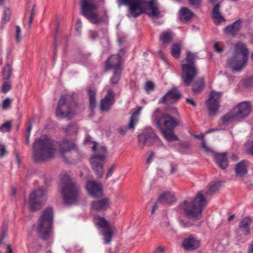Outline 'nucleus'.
Returning <instances> with one entry per match:
<instances>
[{"label": "nucleus", "instance_id": "obj_1", "mask_svg": "<svg viewBox=\"0 0 253 253\" xmlns=\"http://www.w3.org/2000/svg\"><path fill=\"white\" fill-rule=\"evenodd\" d=\"M186 54V63L181 64V78L185 86H188L193 83L192 91L194 94H198L205 87L204 80L202 78L194 80L198 75V71L194 63L196 55L190 51H187Z\"/></svg>", "mask_w": 253, "mask_h": 253}, {"label": "nucleus", "instance_id": "obj_2", "mask_svg": "<svg viewBox=\"0 0 253 253\" xmlns=\"http://www.w3.org/2000/svg\"><path fill=\"white\" fill-rule=\"evenodd\" d=\"M118 5H126L129 7V12L127 14L128 17L136 18L141 14L144 13L145 8L144 4H147L150 12H147V14L151 17L159 18L162 17L161 12L159 10L158 7L155 2V0H151L147 1L145 0H117Z\"/></svg>", "mask_w": 253, "mask_h": 253}, {"label": "nucleus", "instance_id": "obj_3", "mask_svg": "<svg viewBox=\"0 0 253 253\" xmlns=\"http://www.w3.org/2000/svg\"><path fill=\"white\" fill-rule=\"evenodd\" d=\"M54 142L49 138H36L33 144V158L36 162L47 161L55 154Z\"/></svg>", "mask_w": 253, "mask_h": 253}, {"label": "nucleus", "instance_id": "obj_4", "mask_svg": "<svg viewBox=\"0 0 253 253\" xmlns=\"http://www.w3.org/2000/svg\"><path fill=\"white\" fill-rule=\"evenodd\" d=\"M207 205V201L201 192H199L192 200L184 201L180 204V208L184 214L189 219L200 220L202 216L204 209Z\"/></svg>", "mask_w": 253, "mask_h": 253}, {"label": "nucleus", "instance_id": "obj_5", "mask_svg": "<svg viewBox=\"0 0 253 253\" xmlns=\"http://www.w3.org/2000/svg\"><path fill=\"white\" fill-rule=\"evenodd\" d=\"M63 184L61 187V195L64 202L67 205L76 204L81 198V189L67 175L61 178Z\"/></svg>", "mask_w": 253, "mask_h": 253}, {"label": "nucleus", "instance_id": "obj_6", "mask_svg": "<svg viewBox=\"0 0 253 253\" xmlns=\"http://www.w3.org/2000/svg\"><path fill=\"white\" fill-rule=\"evenodd\" d=\"M248 48L244 43L238 42L235 45L234 54L228 60V65L233 72L242 70L248 60Z\"/></svg>", "mask_w": 253, "mask_h": 253}, {"label": "nucleus", "instance_id": "obj_7", "mask_svg": "<svg viewBox=\"0 0 253 253\" xmlns=\"http://www.w3.org/2000/svg\"><path fill=\"white\" fill-rule=\"evenodd\" d=\"M53 220V211L51 208L45 209L38 220L37 231L39 237L44 240H47L51 233Z\"/></svg>", "mask_w": 253, "mask_h": 253}, {"label": "nucleus", "instance_id": "obj_8", "mask_svg": "<svg viewBox=\"0 0 253 253\" xmlns=\"http://www.w3.org/2000/svg\"><path fill=\"white\" fill-rule=\"evenodd\" d=\"M76 105V102L71 97L61 96L56 109V117L58 119H71L74 115Z\"/></svg>", "mask_w": 253, "mask_h": 253}, {"label": "nucleus", "instance_id": "obj_9", "mask_svg": "<svg viewBox=\"0 0 253 253\" xmlns=\"http://www.w3.org/2000/svg\"><path fill=\"white\" fill-rule=\"evenodd\" d=\"M92 150L95 154L90 159L92 168L96 173L97 176L101 178L103 174V168L107 153V149L105 147L102 146L98 147V144L94 142Z\"/></svg>", "mask_w": 253, "mask_h": 253}, {"label": "nucleus", "instance_id": "obj_10", "mask_svg": "<svg viewBox=\"0 0 253 253\" xmlns=\"http://www.w3.org/2000/svg\"><path fill=\"white\" fill-rule=\"evenodd\" d=\"M82 14L90 22L97 24L102 22L97 9L98 5L95 0H81L80 2Z\"/></svg>", "mask_w": 253, "mask_h": 253}, {"label": "nucleus", "instance_id": "obj_11", "mask_svg": "<svg viewBox=\"0 0 253 253\" xmlns=\"http://www.w3.org/2000/svg\"><path fill=\"white\" fill-rule=\"evenodd\" d=\"M153 119L161 131L169 128H174L178 123L171 116L161 114V109L156 108L153 115Z\"/></svg>", "mask_w": 253, "mask_h": 253}, {"label": "nucleus", "instance_id": "obj_12", "mask_svg": "<svg viewBox=\"0 0 253 253\" xmlns=\"http://www.w3.org/2000/svg\"><path fill=\"white\" fill-rule=\"evenodd\" d=\"M45 191L42 188L33 191L30 195L29 208L32 211L40 210L46 201Z\"/></svg>", "mask_w": 253, "mask_h": 253}, {"label": "nucleus", "instance_id": "obj_13", "mask_svg": "<svg viewBox=\"0 0 253 253\" xmlns=\"http://www.w3.org/2000/svg\"><path fill=\"white\" fill-rule=\"evenodd\" d=\"M96 224L99 228H102V234L106 244H109L112 241L113 231L109 222L102 217H97Z\"/></svg>", "mask_w": 253, "mask_h": 253}, {"label": "nucleus", "instance_id": "obj_14", "mask_svg": "<svg viewBox=\"0 0 253 253\" xmlns=\"http://www.w3.org/2000/svg\"><path fill=\"white\" fill-rule=\"evenodd\" d=\"M221 95V92L215 91H211V92L209 98L206 102L209 110V113L211 116L215 115L218 110Z\"/></svg>", "mask_w": 253, "mask_h": 253}, {"label": "nucleus", "instance_id": "obj_15", "mask_svg": "<svg viewBox=\"0 0 253 253\" xmlns=\"http://www.w3.org/2000/svg\"><path fill=\"white\" fill-rule=\"evenodd\" d=\"M139 145L144 147L145 146L151 145L153 143L158 140L159 138L152 128H150L138 136Z\"/></svg>", "mask_w": 253, "mask_h": 253}, {"label": "nucleus", "instance_id": "obj_16", "mask_svg": "<svg viewBox=\"0 0 253 253\" xmlns=\"http://www.w3.org/2000/svg\"><path fill=\"white\" fill-rule=\"evenodd\" d=\"M252 106L249 101H243L239 103L234 108L236 118L241 121L248 116L251 113Z\"/></svg>", "mask_w": 253, "mask_h": 253}, {"label": "nucleus", "instance_id": "obj_17", "mask_svg": "<svg viewBox=\"0 0 253 253\" xmlns=\"http://www.w3.org/2000/svg\"><path fill=\"white\" fill-rule=\"evenodd\" d=\"M122 57L119 54L112 55L106 61L105 66L107 70L123 71L121 65Z\"/></svg>", "mask_w": 253, "mask_h": 253}, {"label": "nucleus", "instance_id": "obj_18", "mask_svg": "<svg viewBox=\"0 0 253 253\" xmlns=\"http://www.w3.org/2000/svg\"><path fill=\"white\" fill-rule=\"evenodd\" d=\"M85 187L88 194L92 197H99L103 194L102 185L95 181H88Z\"/></svg>", "mask_w": 253, "mask_h": 253}, {"label": "nucleus", "instance_id": "obj_19", "mask_svg": "<svg viewBox=\"0 0 253 253\" xmlns=\"http://www.w3.org/2000/svg\"><path fill=\"white\" fill-rule=\"evenodd\" d=\"M114 102V93L112 89H109L107 90V93L105 97L101 100L100 110L102 112L108 111L111 109Z\"/></svg>", "mask_w": 253, "mask_h": 253}, {"label": "nucleus", "instance_id": "obj_20", "mask_svg": "<svg viewBox=\"0 0 253 253\" xmlns=\"http://www.w3.org/2000/svg\"><path fill=\"white\" fill-rule=\"evenodd\" d=\"M180 97L179 92L176 88H172L163 96L159 103L172 104Z\"/></svg>", "mask_w": 253, "mask_h": 253}, {"label": "nucleus", "instance_id": "obj_21", "mask_svg": "<svg viewBox=\"0 0 253 253\" xmlns=\"http://www.w3.org/2000/svg\"><path fill=\"white\" fill-rule=\"evenodd\" d=\"M110 205V200L108 198L104 197L92 201L90 206L92 210L100 211L106 210L109 208Z\"/></svg>", "mask_w": 253, "mask_h": 253}, {"label": "nucleus", "instance_id": "obj_22", "mask_svg": "<svg viewBox=\"0 0 253 253\" xmlns=\"http://www.w3.org/2000/svg\"><path fill=\"white\" fill-rule=\"evenodd\" d=\"M59 152L64 155L65 153L70 152L75 147V143L68 139H64L57 143Z\"/></svg>", "mask_w": 253, "mask_h": 253}, {"label": "nucleus", "instance_id": "obj_23", "mask_svg": "<svg viewBox=\"0 0 253 253\" xmlns=\"http://www.w3.org/2000/svg\"><path fill=\"white\" fill-rule=\"evenodd\" d=\"M182 245L185 250L192 251L199 247L200 242L193 235H190L184 240Z\"/></svg>", "mask_w": 253, "mask_h": 253}, {"label": "nucleus", "instance_id": "obj_24", "mask_svg": "<svg viewBox=\"0 0 253 253\" xmlns=\"http://www.w3.org/2000/svg\"><path fill=\"white\" fill-rule=\"evenodd\" d=\"M214 160L217 165L222 169H225L228 166L227 154L217 153L214 155Z\"/></svg>", "mask_w": 253, "mask_h": 253}, {"label": "nucleus", "instance_id": "obj_25", "mask_svg": "<svg viewBox=\"0 0 253 253\" xmlns=\"http://www.w3.org/2000/svg\"><path fill=\"white\" fill-rule=\"evenodd\" d=\"M220 5L219 3L216 4L212 10V16L214 19V24L219 25L222 22H225L224 17L221 15L219 12Z\"/></svg>", "mask_w": 253, "mask_h": 253}, {"label": "nucleus", "instance_id": "obj_26", "mask_svg": "<svg viewBox=\"0 0 253 253\" xmlns=\"http://www.w3.org/2000/svg\"><path fill=\"white\" fill-rule=\"evenodd\" d=\"M194 15V13L186 7H182L179 10V19L181 21H189Z\"/></svg>", "mask_w": 253, "mask_h": 253}, {"label": "nucleus", "instance_id": "obj_27", "mask_svg": "<svg viewBox=\"0 0 253 253\" xmlns=\"http://www.w3.org/2000/svg\"><path fill=\"white\" fill-rule=\"evenodd\" d=\"M235 171L236 176L242 177L247 173L248 171L247 166L245 161H242L236 165Z\"/></svg>", "mask_w": 253, "mask_h": 253}, {"label": "nucleus", "instance_id": "obj_28", "mask_svg": "<svg viewBox=\"0 0 253 253\" xmlns=\"http://www.w3.org/2000/svg\"><path fill=\"white\" fill-rule=\"evenodd\" d=\"M242 20L238 19L234 22L233 24L227 26L225 29V31L228 34L233 35H236L241 28Z\"/></svg>", "mask_w": 253, "mask_h": 253}, {"label": "nucleus", "instance_id": "obj_29", "mask_svg": "<svg viewBox=\"0 0 253 253\" xmlns=\"http://www.w3.org/2000/svg\"><path fill=\"white\" fill-rule=\"evenodd\" d=\"M142 109V107H138L137 109L133 111L128 125V128L134 129L138 120V116L139 115Z\"/></svg>", "mask_w": 253, "mask_h": 253}, {"label": "nucleus", "instance_id": "obj_30", "mask_svg": "<svg viewBox=\"0 0 253 253\" xmlns=\"http://www.w3.org/2000/svg\"><path fill=\"white\" fill-rule=\"evenodd\" d=\"M174 201V196L169 192L162 194L158 199V202H162V204L172 203Z\"/></svg>", "mask_w": 253, "mask_h": 253}, {"label": "nucleus", "instance_id": "obj_31", "mask_svg": "<svg viewBox=\"0 0 253 253\" xmlns=\"http://www.w3.org/2000/svg\"><path fill=\"white\" fill-rule=\"evenodd\" d=\"M173 128H169L161 131L166 139L169 141L178 140V138L174 133Z\"/></svg>", "mask_w": 253, "mask_h": 253}, {"label": "nucleus", "instance_id": "obj_32", "mask_svg": "<svg viewBox=\"0 0 253 253\" xmlns=\"http://www.w3.org/2000/svg\"><path fill=\"white\" fill-rule=\"evenodd\" d=\"M11 12L8 8H5L2 16L0 23V28L3 29L6 23L8 22L11 18Z\"/></svg>", "mask_w": 253, "mask_h": 253}, {"label": "nucleus", "instance_id": "obj_33", "mask_svg": "<svg viewBox=\"0 0 253 253\" xmlns=\"http://www.w3.org/2000/svg\"><path fill=\"white\" fill-rule=\"evenodd\" d=\"M12 66L9 63L6 64L2 68V74L3 79L5 80H9L12 74Z\"/></svg>", "mask_w": 253, "mask_h": 253}, {"label": "nucleus", "instance_id": "obj_34", "mask_svg": "<svg viewBox=\"0 0 253 253\" xmlns=\"http://www.w3.org/2000/svg\"><path fill=\"white\" fill-rule=\"evenodd\" d=\"M172 39V33L170 32H165L161 35L160 37V40L163 44H167L169 43Z\"/></svg>", "mask_w": 253, "mask_h": 253}, {"label": "nucleus", "instance_id": "obj_35", "mask_svg": "<svg viewBox=\"0 0 253 253\" xmlns=\"http://www.w3.org/2000/svg\"><path fill=\"white\" fill-rule=\"evenodd\" d=\"M235 116L236 114L233 110L232 113L226 114L223 116L221 118V121L222 123L225 124H228V123L231 122L233 121H239Z\"/></svg>", "mask_w": 253, "mask_h": 253}, {"label": "nucleus", "instance_id": "obj_36", "mask_svg": "<svg viewBox=\"0 0 253 253\" xmlns=\"http://www.w3.org/2000/svg\"><path fill=\"white\" fill-rule=\"evenodd\" d=\"M88 94L89 100V107L91 110H93L96 106V92L94 90L89 89Z\"/></svg>", "mask_w": 253, "mask_h": 253}, {"label": "nucleus", "instance_id": "obj_37", "mask_svg": "<svg viewBox=\"0 0 253 253\" xmlns=\"http://www.w3.org/2000/svg\"><path fill=\"white\" fill-rule=\"evenodd\" d=\"M251 224V219L248 217L244 218L240 223V227L246 233L248 234L250 232V225Z\"/></svg>", "mask_w": 253, "mask_h": 253}, {"label": "nucleus", "instance_id": "obj_38", "mask_svg": "<svg viewBox=\"0 0 253 253\" xmlns=\"http://www.w3.org/2000/svg\"><path fill=\"white\" fill-rule=\"evenodd\" d=\"M181 52L180 45L178 43L173 44L171 46V53L172 56L175 58H179Z\"/></svg>", "mask_w": 253, "mask_h": 253}, {"label": "nucleus", "instance_id": "obj_39", "mask_svg": "<svg viewBox=\"0 0 253 253\" xmlns=\"http://www.w3.org/2000/svg\"><path fill=\"white\" fill-rule=\"evenodd\" d=\"M122 71H113V75L110 79V83L112 84H117L120 80Z\"/></svg>", "mask_w": 253, "mask_h": 253}, {"label": "nucleus", "instance_id": "obj_40", "mask_svg": "<svg viewBox=\"0 0 253 253\" xmlns=\"http://www.w3.org/2000/svg\"><path fill=\"white\" fill-rule=\"evenodd\" d=\"M78 127L75 124H70L65 128V132L68 135H71L77 132Z\"/></svg>", "mask_w": 253, "mask_h": 253}, {"label": "nucleus", "instance_id": "obj_41", "mask_svg": "<svg viewBox=\"0 0 253 253\" xmlns=\"http://www.w3.org/2000/svg\"><path fill=\"white\" fill-rule=\"evenodd\" d=\"M11 122L7 121L0 126V131L3 133L8 132L11 129Z\"/></svg>", "mask_w": 253, "mask_h": 253}, {"label": "nucleus", "instance_id": "obj_42", "mask_svg": "<svg viewBox=\"0 0 253 253\" xmlns=\"http://www.w3.org/2000/svg\"><path fill=\"white\" fill-rule=\"evenodd\" d=\"M220 186L219 183H215L211 185H210L209 187L208 191H207V193L209 194H212L217 191L219 189Z\"/></svg>", "mask_w": 253, "mask_h": 253}, {"label": "nucleus", "instance_id": "obj_43", "mask_svg": "<svg viewBox=\"0 0 253 253\" xmlns=\"http://www.w3.org/2000/svg\"><path fill=\"white\" fill-rule=\"evenodd\" d=\"M11 84L9 82H4L1 87V92L3 93H7L11 88Z\"/></svg>", "mask_w": 253, "mask_h": 253}, {"label": "nucleus", "instance_id": "obj_44", "mask_svg": "<svg viewBox=\"0 0 253 253\" xmlns=\"http://www.w3.org/2000/svg\"><path fill=\"white\" fill-rule=\"evenodd\" d=\"M15 36L16 41L19 42L21 41V30L19 26H16L15 27Z\"/></svg>", "mask_w": 253, "mask_h": 253}, {"label": "nucleus", "instance_id": "obj_45", "mask_svg": "<svg viewBox=\"0 0 253 253\" xmlns=\"http://www.w3.org/2000/svg\"><path fill=\"white\" fill-rule=\"evenodd\" d=\"M155 88V85L152 82L148 81L146 82L145 84V89L147 91H151L154 90Z\"/></svg>", "mask_w": 253, "mask_h": 253}, {"label": "nucleus", "instance_id": "obj_46", "mask_svg": "<svg viewBox=\"0 0 253 253\" xmlns=\"http://www.w3.org/2000/svg\"><path fill=\"white\" fill-rule=\"evenodd\" d=\"M11 104V100L9 98H7L3 100L2 107L4 109H6L10 106Z\"/></svg>", "mask_w": 253, "mask_h": 253}, {"label": "nucleus", "instance_id": "obj_47", "mask_svg": "<svg viewBox=\"0 0 253 253\" xmlns=\"http://www.w3.org/2000/svg\"><path fill=\"white\" fill-rule=\"evenodd\" d=\"M8 154L4 145L0 144V157L2 158Z\"/></svg>", "mask_w": 253, "mask_h": 253}, {"label": "nucleus", "instance_id": "obj_48", "mask_svg": "<svg viewBox=\"0 0 253 253\" xmlns=\"http://www.w3.org/2000/svg\"><path fill=\"white\" fill-rule=\"evenodd\" d=\"M190 4L198 8L201 4V0H188Z\"/></svg>", "mask_w": 253, "mask_h": 253}, {"label": "nucleus", "instance_id": "obj_49", "mask_svg": "<svg viewBox=\"0 0 253 253\" xmlns=\"http://www.w3.org/2000/svg\"><path fill=\"white\" fill-rule=\"evenodd\" d=\"M179 223L180 225L183 227H189L193 225V224L190 223L189 222L185 221L183 220H180Z\"/></svg>", "mask_w": 253, "mask_h": 253}, {"label": "nucleus", "instance_id": "obj_50", "mask_svg": "<svg viewBox=\"0 0 253 253\" xmlns=\"http://www.w3.org/2000/svg\"><path fill=\"white\" fill-rule=\"evenodd\" d=\"M201 148L207 153L211 152V150L207 146L205 141L204 140L202 141Z\"/></svg>", "mask_w": 253, "mask_h": 253}, {"label": "nucleus", "instance_id": "obj_51", "mask_svg": "<svg viewBox=\"0 0 253 253\" xmlns=\"http://www.w3.org/2000/svg\"><path fill=\"white\" fill-rule=\"evenodd\" d=\"M115 169V166L112 165L110 169H108V172L106 175V178H108L110 176L112 175L113 174L114 170Z\"/></svg>", "mask_w": 253, "mask_h": 253}, {"label": "nucleus", "instance_id": "obj_52", "mask_svg": "<svg viewBox=\"0 0 253 253\" xmlns=\"http://www.w3.org/2000/svg\"><path fill=\"white\" fill-rule=\"evenodd\" d=\"M214 47L216 51L220 53L223 51V48L220 47L217 42H215L214 44Z\"/></svg>", "mask_w": 253, "mask_h": 253}, {"label": "nucleus", "instance_id": "obj_53", "mask_svg": "<svg viewBox=\"0 0 253 253\" xmlns=\"http://www.w3.org/2000/svg\"><path fill=\"white\" fill-rule=\"evenodd\" d=\"M154 157V153L153 152H151L149 154V155L147 159L146 163L147 164H150L152 162Z\"/></svg>", "mask_w": 253, "mask_h": 253}, {"label": "nucleus", "instance_id": "obj_54", "mask_svg": "<svg viewBox=\"0 0 253 253\" xmlns=\"http://www.w3.org/2000/svg\"><path fill=\"white\" fill-rule=\"evenodd\" d=\"M160 203H161L162 204V202H158V200H157V201L154 204L153 207V208H152V211H151V213L152 214H154L155 211L158 209V204H160Z\"/></svg>", "mask_w": 253, "mask_h": 253}, {"label": "nucleus", "instance_id": "obj_55", "mask_svg": "<svg viewBox=\"0 0 253 253\" xmlns=\"http://www.w3.org/2000/svg\"><path fill=\"white\" fill-rule=\"evenodd\" d=\"M165 253V249L162 247H157L155 251L154 252V253Z\"/></svg>", "mask_w": 253, "mask_h": 253}, {"label": "nucleus", "instance_id": "obj_56", "mask_svg": "<svg viewBox=\"0 0 253 253\" xmlns=\"http://www.w3.org/2000/svg\"><path fill=\"white\" fill-rule=\"evenodd\" d=\"M186 102L188 104L192 105L193 107H195L196 106V103L192 99L187 98L186 99Z\"/></svg>", "mask_w": 253, "mask_h": 253}, {"label": "nucleus", "instance_id": "obj_57", "mask_svg": "<svg viewBox=\"0 0 253 253\" xmlns=\"http://www.w3.org/2000/svg\"><path fill=\"white\" fill-rule=\"evenodd\" d=\"M6 236V233L4 231H3L1 234L0 235V244L2 243V241Z\"/></svg>", "mask_w": 253, "mask_h": 253}, {"label": "nucleus", "instance_id": "obj_58", "mask_svg": "<svg viewBox=\"0 0 253 253\" xmlns=\"http://www.w3.org/2000/svg\"><path fill=\"white\" fill-rule=\"evenodd\" d=\"M195 138H198V139H201L202 140V141L204 140V135L203 134H199V135H198V134H192Z\"/></svg>", "mask_w": 253, "mask_h": 253}, {"label": "nucleus", "instance_id": "obj_59", "mask_svg": "<svg viewBox=\"0 0 253 253\" xmlns=\"http://www.w3.org/2000/svg\"><path fill=\"white\" fill-rule=\"evenodd\" d=\"M32 128V124L31 122H30L29 125L27 127L26 133L31 134V131Z\"/></svg>", "mask_w": 253, "mask_h": 253}, {"label": "nucleus", "instance_id": "obj_60", "mask_svg": "<svg viewBox=\"0 0 253 253\" xmlns=\"http://www.w3.org/2000/svg\"><path fill=\"white\" fill-rule=\"evenodd\" d=\"M32 128V124L31 122H30L29 125L27 127L26 133L31 134V131Z\"/></svg>", "mask_w": 253, "mask_h": 253}, {"label": "nucleus", "instance_id": "obj_61", "mask_svg": "<svg viewBox=\"0 0 253 253\" xmlns=\"http://www.w3.org/2000/svg\"><path fill=\"white\" fill-rule=\"evenodd\" d=\"M127 129H129V128H128V126H127V127L126 128H120L118 129V131L121 133V134H124L127 130Z\"/></svg>", "mask_w": 253, "mask_h": 253}, {"label": "nucleus", "instance_id": "obj_62", "mask_svg": "<svg viewBox=\"0 0 253 253\" xmlns=\"http://www.w3.org/2000/svg\"><path fill=\"white\" fill-rule=\"evenodd\" d=\"M30 134L25 133V142L27 144L30 143Z\"/></svg>", "mask_w": 253, "mask_h": 253}, {"label": "nucleus", "instance_id": "obj_63", "mask_svg": "<svg viewBox=\"0 0 253 253\" xmlns=\"http://www.w3.org/2000/svg\"><path fill=\"white\" fill-rule=\"evenodd\" d=\"M91 38L94 40L98 37V34L96 32H91Z\"/></svg>", "mask_w": 253, "mask_h": 253}, {"label": "nucleus", "instance_id": "obj_64", "mask_svg": "<svg viewBox=\"0 0 253 253\" xmlns=\"http://www.w3.org/2000/svg\"><path fill=\"white\" fill-rule=\"evenodd\" d=\"M7 253H12V250L11 248V246L10 245H8L7 247Z\"/></svg>", "mask_w": 253, "mask_h": 253}]
</instances>
